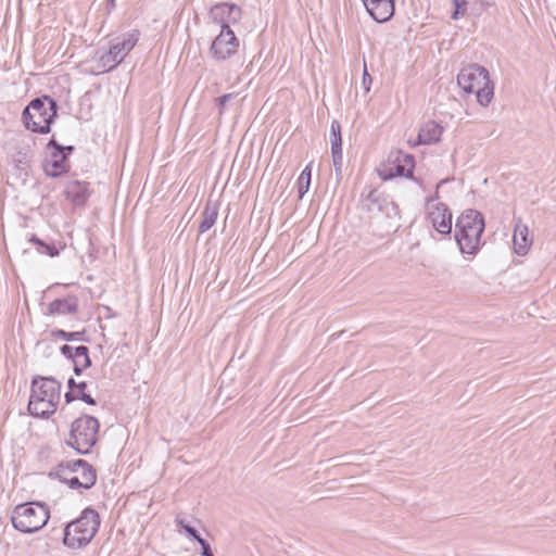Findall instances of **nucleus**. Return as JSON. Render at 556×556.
<instances>
[{"mask_svg": "<svg viewBox=\"0 0 556 556\" xmlns=\"http://www.w3.org/2000/svg\"><path fill=\"white\" fill-rule=\"evenodd\" d=\"M404 161L407 165H409V169H408V173L412 175V168L414 166V157L413 155H409V154H406L405 157H404Z\"/></svg>", "mask_w": 556, "mask_h": 556, "instance_id": "nucleus-35", "label": "nucleus"}, {"mask_svg": "<svg viewBox=\"0 0 556 556\" xmlns=\"http://www.w3.org/2000/svg\"><path fill=\"white\" fill-rule=\"evenodd\" d=\"M56 112L58 104L52 98L48 96L35 98L24 109L22 121L26 129L33 132L48 134L56 117Z\"/></svg>", "mask_w": 556, "mask_h": 556, "instance_id": "nucleus-4", "label": "nucleus"}, {"mask_svg": "<svg viewBox=\"0 0 556 556\" xmlns=\"http://www.w3.org/2000/svg\"><path fill=\"white\" fill-rule=\"evenodd\" d=\"M177 525L180 526L185 531L186 533L191 536L192 539H194L195 541L200 540L201 539V535L199 534V532L195 530V528L191 527L190 525L188 523H185V521L182 519H177Z\"/></svg>", "mask_w": 556, "mask_h": 556, "instance_id": "nucleus-29", "label": "nucleus"}, {"mask_svg": "<svg viewBox=\"0 0 556 556\" xmlns=\"http://www.w3.org/2000/svg\"><path fill=\"white\" fill-rule=\"evenodd\" d=\"M387 204L388 199L377 189H370L362 200L363 208L369 213L381 212Z\"/></svg>", "mask_w": 556, "mask_h": 556, "instance_id": "nucleus-19", "label": "nucleus"}, {"mask_svg": "<svg viewBox=\"0 0 556 556\" xmlns=\"http://www.w3.org/2000/svg\"><path fill=\"white\" fill-rule=\"evenodd\" d=\"M368 14L378 23H384L394 15V0H362Z\"/></svg>", "mask_w": 556, "mask_h": 556, "instance_id": "nucleus-14", "label": "nucleus"}, {"mask_svg": "<svg viewBox=\"0 0 556 556\" xmlns=\"http://www.w3.org/2000/svg\"><path fill=\"white\" fill-rule=\"evenodd\" d=\"M87 367H83V363H80V361H75L74 363V372L75 375L79 376L84 369H86Z\"/></svg>", "mask_w": 556, "mask_h": 556, "instance_id": "nucleus-33", "label": "nucleus"}, {"mask_svg": "<svg viewBox=\"0 0 556 556\" xmlns=\"http://www.w3.org/2000/svg\"><path fill=\"white\" fill-rule=\"evenodd\" d=\"M312 176V163L307 164L298 179L299 199H302L308 191Z\"/></svg>", "mask_w": 556, "mask_h": 556, "instance_id": "nucleus-23", "label": "nucleus"}, {"mask_svg": "<svg viewBox=\"0 0 556 556\" xmlns=\"http://www.w3.org/2000/svg\"><path fill=\"white\" fill-rule=\"evenodd\" d=\"M100 424L96 417L84 415L72 422L68 445L80 454H87L98 441Z\"/></svg>", "mask_w": 556, "mask_h": 556, "instance_id": "nucleus-8", "label": "nucleus"}, {"mask_svg": "<svg viewBox=\"0 0 556 556\" xmlns=\"http://www.w3.org/2000/svg\"><path fill=\"white\" fill-rule=\"evenodd\" d=\"M370 83H371V76L368 74L367 70L365 68L364 74H363V84L367 91L369 90V86H367V84H370Z\"/></svg>", "mask_w": 556, "mask_h": 556, "instance_id": "nucleus-32", "label": "nucleus"}, {"mask_svg": "<svg viewBox=\"0 0 556 556\" xmlns=\"http://www.w3.org/2000/svg\"><path fill=\"white\" fill-rule=\"evenodd\" d=\"M458 86L467 93L475 92L477 101L482 106H488L494 96V85L489 72L479 64H470L460 70L457 75Z\"/></svg>", "mask_w": 556, "mask_h": 556, "instance_id": "nucleus-3", "label": "nucleus"}, {"mask_svg": "<svg viewBox=\"0 0 556 556\" xmlns=\"http://www.w3.org/2000/svg\"><path fill=\"white\" fill-rule=\"evenodd\" d=\"M61 400V383L50 377H35L31 381L28 412L38 418L55 413Z\"/></svg>", "mask_w": 556, "mask_h": 556, "instance_id": "nucleus-1", "label": "nucleus"}, {"mask_svg": "<svg viewBox=\"0 0 556 556\" xmlns=\"http://www.w3.org/2000/svg\"><path fill=\"white\" fill-rule=\"evenodd\" d=\"M208 15L211 21L218 24L220 29H223L224 26L240 22L242 9L236 3L219 2L211 8Z\"/></svg>", "mask_w": 556, "mask_h": 556, "instance_id": "nucleus-13", "label": "nucleus"}, {"mask_svg": "<svg viewBox=\"0 0 556 556\" xmlns=\"http://www.w3.org/2000/svg\"><path fill=\"white\" fill-rule=\"evenodd\" d=\"M52 336L55 338H61L65 341H84L85 340V331L67 332L62 329H56V330L52 331Z\"/></svg>", "mask_w": 556, "mask_h": 556, "instance_id": "nucleus-25", "label": "nucleus"}, {"mask_svg": "<svg viewBox=\"0 0 556 556\" xmlns=\"http://www.w3.org/2000/svg\"><path fill=\"white\" fill-rule=\"evenodd\" d=\"M453 4L455 7V10L452 13V18L458 20L460 16L465 15L466 8H467V0H453Z\"/></svg>", "mask_w": 556, "mask_h": 556, "instance_id": "nucleus-28", "label": "nucleus"}, {"mask_svg": "<svg viewBox=\"0 0 556 556\" xmlns=\"http://www.w3.org/2000/svg\"><path fill=\"white\" fill-rule=\"evenodd\" d=\"M485 228L483 215L472 208L465 210L456 219L455 240L463 254L476 256L482 247Z\"/></svg>", "mask_w": 556, "mask_h": 556, "instance_id": "nucleus-2", "label": "nucleus"}, {"mask_svg": "<svg viewBox=\"0 0 556 556\" xmlns=\"http://www.w3.org/2000/svg\"><path fill=\"white\" fill-rule=\"evenodd\" d=\"M395 168L397 175H404V168L402 166H396Z\"/></svg>", "mask_w": 556, "mask_h": 556, "instance_id": "nucleus-38", "label": "nucleus"}, {"mask_svg": "<svg viewBox=\"0 0 556 556\" xmlns=\"http://www.w3.org/2000/svg\"><path fill=\"white\" fill-rule=\"evenodd\" d=\"M75 393L78 392V387H74Z\"/></svg>", "mask_w": 556, "mask_h": 556, "instance_id": "nucleus-40", "label": "nucleus"}, {"mask_svg": "<svg viewBox=\"0 0 556 556\" xmlns=\"http://www.w3.org/2000/svg\"><path fill=\"white\" fill-rule=\"evenodd\" d=\"M439 194L427 199L428 220L432 227L441 235H450L452 232V212L445 203L437 202Z\"/></svg>", "mask_w": 556, "mask_h": 556, "instance_id": "nucleus-10", "label": "nucleus"}, {"mask_svg": "<svg viewBox=\"0 0 556 556\" xmlns=\"http://www.w3.org/2000/svg\"><path fill=\"white\" fill-rule=\"evenodd\" d=\"M108 7L110 9H114L115 8V0H108Z\"/></svg>", "mask_w": 556, "mask_h": 556, "instance_id": "nucleus-39", "label": "nucleus"}, {"mask_svg": "<svg viewBox=\"0 0 556 556\" xmlns=\"http://www.w3.org/2000/svg\"><path fill=\"white\" fill-rule=\"evenodd\" d=\"M47 176L59 177L68 170L67 154L63 146L52 138L47 144V155L42 164Z\"/></svg>", "mask_w": 556, "mask_h": 556, "instance_id": "nucleus-12", "label": "nucleus"}, {"mask_svg": "<svg viewBox=\"0 0 556 556\" xmlns=\"http://www.w3.org/2000/svg\"><path fill=\"white\" fill-rule=\"evenodd\" d=\"M332 163L338 179L342 178L343 154L342 148L331 149Z\"/></svg>", "mask_w": 556, "mask_h": 556, "instance_id": "nucleus-27", "label": "nucleus"}, {"mask_svg": "<svg viewBox=\"0 0 556 556\" xmlns=\"http://www.w3.org/2000/svg\"><path fill=\"white\" fill-rule=\"evenodd\" d=\"M63 149H64V153H66L67 155L74 151L73 146H66V147H63Z\"/></svg>", "mask_w": 556, "mask_h": 556, "instance_id": "nucleus-37", "label": "nucleus"}, {"mask_svg": "<svg viewBox=\"0 0 556 556\" xmlns=\"http://www.w3.org/2000/svg\"><path fill=\"white\" fill-rule=\"evenodd\" d=\"M67 387L68 391L64 395L66 403H71L75 400H81L89 405H96V400L85 391L87 388V383L85 381L76 382L74 378H70Z\"/></svg>", "mask_w": 556, "mask_h": 556, "instance_id": "nucleus-16", "label": "nucleus"}, {"mask_svg": "<svg viewBox=\"0 0 556 556\" xmlns=\"http://www.w3.org/2000/svg\"><path fill=\"white\" fill-rule=\"evenodd\" d=\"M29 242L36 245V249L40 254H46L51 257H54L58 256L60 253L59 249L53 243H47L35 235L31 236Z\"/></svg>", "mask_w": 556, "mask_h": 556, "instance_id": "nucleus-22", "label": "nucleus"}, {"mask_svg": "<svg viewBox=\"0 0 556 556\" xmlns=\"http://www.w3.org/2000/svg\"><path fill=\"white\" fill-rule=\"evenodd\" d=\"M77 475L79 477V482L83 483V470L80 468L77 470ZM78 488H84V484L78 485Z\"/></svg>", "mask_w": 556, "mask_h": 556, "instance_id": "nucleus-36", "label": "nucleus"}, {"mask_svg": "<svg viewBox=\"0 0 556 556\" xmlns=\"http://www.w3.org/2000/svg\"><path fill=\"white\" fill-rule=\"evenodd\" d=\"M78 299L70 295L65 299H55L48 305L50 315H73L78 311Z\"/></svg>", "mask_w": 556, "mask_h": 556, "instance_id": "nucleus-17", "label": "nucleus"}, {"mask_svg": "<svg viewBox=\"0 0 556 556\" xmlns=\"http://www.w3.org/2000/svg\"><path fill=\"white\" fill-rule=\"evenodd\" d=\"M232 98V94L228 93V94H224L219 98H217V101H218V104L220 106H225L227 104V102Z\"/></svg>", "mask_w": 556, "mask_h": 556, "instance_id": "nucleus-34", "label": "nucleus"}, {"mask_svg": "<svg viewBox=\"0 0 556 556\" xmlns=\"http://www.w3.org/2000/svg\"><path fill=\"white\" fill-rule=\"evenodd\" d=\"M200 545H201V548H202V556H214L213 552H212V548H211V545L208 544L207 541H205L204 539H200L197 541Z\"/></svg>", "mask_w": 556, "mask_h": 556, "instance_id": "nucleus-30", "label": "nucleus"}, {"mask_svg": "<svg viewBox=\"0 0 556 556\" xmlns=\"http://www.w3.org/2000/svg\"><path fill=\"white\" fill-rule=\"evenodd\" d=\"M99 527V514L92 508H86L79 518L64 528L63 543L71 548L83 547L93 539Z\"/></svg>", "mask_w": 556, "mask_h": 556, "instance_id": "nucleus-5", "label": "nucleus"}, {"mask_svg": "<svg viewBox=\"0 0 556 556\" xmlns=\"http://www.w3.org/2000/svg\"><path fill=\"white\" fill-rule=\"evenodd\" d=\"M331 149L342 148L341 124L333 119L330 126Z\"/></svg>", "mask_w": 556, "mask_h": 556, "instance_id": "nucleus-24", "label": "nucleus"}, {"mask_svg": "<svg viewBox=\"0 0 556 556\" xmlns=\"http://www.w3.org/2000/svg\"><path fill=\"white\" fill-rule=\"evenodd\" d=\"M239 45V39L230 26H224L213 40L210 53L216 61H226L238 51Z\"/></svg>", "mask_w": 556, "mask_h": 556, "instance_id": "nucleus-11", "label": "nucleus"}, {"mask_svg": "<svg viewBox=\"0 0 556 556\" xmlns=\"http://www.w3.org/2000/svg\"><path fill=\"white\" fill-rule=\"evenodd\" d=\"M443 134V127L434 121H429L420 128L418 132V144H432L440 141Z\"/></svg>", "mask_w": 556, "mask_h": 556, "instance_id": "nucleus-18", "label": "nucleus"}, {"mask_svg": "<svg viewBox=\"0 0 556 556\" xmlns=\"http://www.w3.org/2000/svg\"><path fill=\"white\" fill-rule=\"evenodd\" d=\"M139 31L134 29L110 40L109 51L99 58V73L114 70L135 48L139 40Z\"/></svg>", "mask_w": 556, "mask_h": 556, "instance_id": "nucleus-9", "label": "nucleus"}, {"mask_svg": "<svg viewBox=\"0 0 556 556\" xmlns=\"http://www.w3.org/2000/svg\"><path fill=\"white\" fill-rule=\"evenodd\" d=\"M80 361L83 363V367H90L91 366V359L89 357V349L85 345H79L75 348L74 356H73V363L75 361Z\"/></svg>", "mask_w": 556, "mask_h": 556, "instance_id": "nucleus-26", "label": "nucleus"}, {"mask_svg": "<svg viewBox=\"0 0 556 556\" xmlns=\"http://www.w3.org/2000/svg\"><path fill=\"white\" fill-rule=\"evenodd\" d=\"M65 194L75 205H83L89 198L88 186L85 182L72 181L67 185Z\"/></svg>", "mask_w": 556, "mask_h": 556, "instance_id": "nucleus-20", "label": "nucleus"}, {"mask_svg": "<svg viewBox=\"0 0 556 556\" xmlns=\"http://www.w3.org/2000/svg\"><path fill=\"white\" fill-rule=\"evenodd\" d=\"M83 470L84 489H90L96 484V469L84 459L61 462L51 472L50 477L60 479L71 489H77L81 483L77 475L78 469Z\"/></svg>", "mask_w": 556, "mask_h": 556, "instance_id": "nucleus-7", "label": "nucleus"}, {"mask_svg": "<svg viewBox=\"0 0 556 556\" xmlns=\"http://www.w3.org/2000/svg\"><path fill=\"white\" fill-rule=\"evenodd\" d=\"M514 249L518 255L527 254L532 239L529 237V229L522 224L521 218L515 220V231L513 237Z\"/></svg>", "mask_w": 556, "mask_h": 556, "instance_id": "nucleus-15", "label": "nucleus"}, {"mask_svg": "<svg viewBox=\"0 0 556 556\" xmlns=\"http://www.w3.org/2000/svg\"><path fill=\"white\" fill-rule=\"evenodd\" d=\"M50 518L49 508L41 503L30 502L17 505L11 517L13 527L24 533H33L43 528Z\"/></svg>", "mask_w": 556, "mask_h": 556, "instance_id": "nucleus-6", "label": "nucleus"}, {"mask_svg": "<svg viewBox=\"0 0 556 556\" xmlns=\"http://www.w3.org/2000/svg\"><path fill=\"white\" fill-rule=\"evenodd\" d=\"M202 220L199 225V232L204 233L210 230L216 223L218 216V205L216 202L208 200L201 214Z\"/></svg>", "mask_w": 556, "mask_h": 556, "instance_id": "nucleus-21", "label": "nucleus"}, {"mask_svg": "<svg viewBox=\"0 0 556 556\" xmlns=\"http://www.w3.org/2000/svg\"><path fill=\"white\" fill-rule=\"evenodd\" d=\"M60 351H61L62 355H64L65 357H67L70 359H73L75 349H73L71 345L64 344L61 346Z\"/></svg>", "mask_w": 556, "mask_h": 556, "instance_id": "nucleus-31", "label": "nucleus"}]
</instances>
